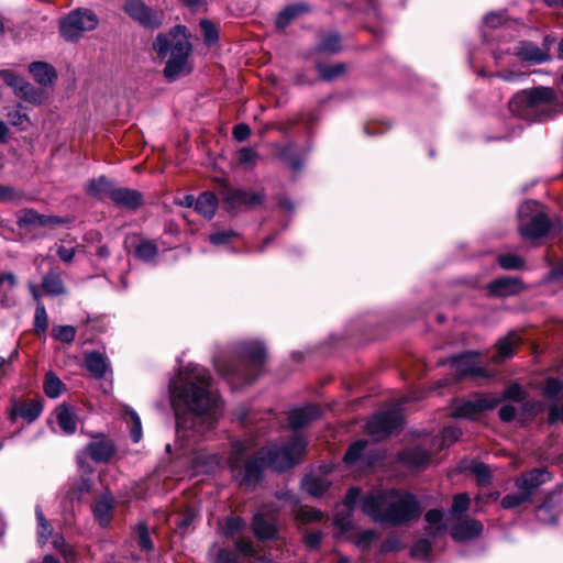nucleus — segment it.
<instances>
[{
    "instance_id": "f257e3e1",
    "label": "nucleus",
    "mask_w": 563,
    "mask_h": 563,
    "mask_svg": "<svg viewBox=\"0 0 563 563\" xmlns=\"http://www.w3.org/2000/svg\"><path fill=\"white\" fill-rule=\"evenodd\" d=\"M203 366L189 364L170 384V401L176 418L178 441H189L211 431L222 415L219 395Z\"/></svg>"
},
{
    "instance_id": "f03ea898",
    "label": "nucleus",
    "mask_w": 563,
    "mask_h": 563,
    "mask_svg": "<svg viewBox=\"0 0 563 563\" xmlns=\"http://www.w3.org/2000/svg\"><path fill=\"white\" fill-rule=\"evenodd\" d=\"M307 441L299 435L287 444H271L262 448L253 459H247L251 445L247 441H238L232 446L229 465L241 485L254 487L262 478L265 467L285 471L300 462L305 454Z\"/></svg>"
},
{
    "instance_id": "7ed1b4c3",
    "label": "nucleus",
    "mask_w": 563,
    "mask_h": 563,
    "mask_svg": "<svg viewBox=\"0 0 563 563\" xmlns=\"http://www.w3.org/2000/svg\"><path fill=\"white\" fill-rule=\"evenodd\" d=\"M362 510L375 522L400 526L419 517L421 506L410 493L387 489L365 495Z\"/></svg>"
},
{
    "instance_id": "20e7f679",
    "label": "nucleus",
    "mask_w": 563,
    "mask_h": 563,
    "mask_svg": "<svg viewBox=\"0 0 563 563\" xmlns=\"http://www.w3.org/2000/svg\"><path fill=\"white\" fill-rule=\"evenodd\" d=\"M509 111L529 121H544L562 111L555 91L550 87H536L516 93L508 103Z\"/></svg>"
},
{
    "instance_id": "39448f33",
    "label": "nucleus",
    "mask_w": 563,
    "mask_h": 563,
    "mask_svg": "<svg viewBox=\"0 0 563 563\" xmlns=\"http://www.w3.org/2000/svg\"><path fill=\"white\" fill-rule=\"evenodd\" d=\"M184 30L185 27L175 26L167 34L161 33L153 44V48L158 56H169L164 68V75L169 80H175L191 71V66L188 62L191 45Z\"/></svg>"
},
{
    "instance_id": "423d86ee",
    "label": "nucleus",
    "mask_w": 563,
    "mask_h": 563,
    "mask_svg": "<svg viewBox=\"0 0 563 563\" xmlns=\"http://www.w3.org/2000/svg\"><path fill=\"white\" fill-rule=\"evenodd\" d=\"M240 356L242 365L239 367L227 365L219 360L214 362V365L221 375L241 378L251 384L260 375L265 363V347L258 342H243L240 345Z\"/></svg>"
},
{
    "instance_id": "0eeeda50",
    "label": "nucleus",
    "mask_w": 563,
    "mask_h": 563,
    "mask_svg": "<svg viewBox=\"0 0 563 563\" xmlns=\"http://www.w3.org/2000/svg\"><path fill=\"white\" fill-rule=\"evenodd\" d=\"M99 24V19L90 9H76L70 11L59 22V32L63 38L75 42L85 32L93 31Z\"/></svg>"
},
{
    "instance_id": "6e6552de",
    "label": "nucleus",
    "mask_w": 563,
    "mask_h": 563,
    "mask_svg": "<svg viewBox=\"0 0 563 563\" xmlns=\"http://www.w3.org/2000/svg\"><path fill=\"white\" fill-rule=\"evenodd\" d=\"M91 441L77 455V465L82 474H91L92 467L86 462L90 457L96 463H107L115 453V445L111 439L98 433L91 435Z\"/></svg>"
},
{
    "instance_id": "1a4fd4ad",
    "label": "nucleus",
    "mask_w": 563,
    "mask_h": 563,
    "mask_svg": "<svg viewBox=\"0 0 563 563\" xmlns=\"http://www.w3.org/2000/svg\"><path fill=\"white\" fill-rule=\"evenodd\" d=\"M531 205V202H527L519 209V230L525 239L536 240L560 230V225L552 223L547 214L542 212H538L531 218H527L525 216V210L529 209Z\"/></svg>"
},
{
    "instance_id": "9d476101",
    "label": "nucleus",
    "mask_w": 563,
    "mask_h": 563,
    "mask_svg": "<svg viewBox=\"0 0 563 563\" xmlns=\"http://www.w3.org/2000/svg\"><path fill=\"white\" fill-rule=\"evenodd\" d=\"M222 200L229 212L238 213L261 206L265 200V194L263 190L253 191L230 187L222 191Z\"/></svg>"
},
{
    "instance_id": "9b49d317",
    "label": "nucleus",
    "mask_w": 563,
    "mask_h": 563,
    "mask_svg": "<svg viewBox=\"0 0 563 563\" xmlns=\"http://www.w3.org/2000/svg\"><path fill=\"white\" fill-rule=\"evenodd\" d=\"M501 402L496 394L474 395L467 400L454 404L452 415L457 418L475 419L479 413L496 408Z\"/></svg>"
},
{
    "instance_id": "f8f14e48",
    "label": "nucleus",
    "mask_w": 563,
    "mask_h": 563,
    "mask_svg": "<svg viewBox=\"0 0 563 563\" xmlns=\"http://www.w3.org/2000/svg\"><path fill=\"white\" fill-rule=\"evenodd\" d=\"M402 423L400 405L373 416L366 423L367 433L375 440H382L397 430Z\"/></svg>"
},
{
    "instance_id": "ddd939ff",
    "label": "nucleus",
    "mask_w": 563,
    "mask_h": 563,
    "mask_svg": "<svg viewBox=\"0 0 563 563\" xmlns=\"http://www.w3.org/2000/svg\"><path fill=\"white\" fill-rule=\"evenodd\" d=\"M123 11L145 29H158L163 23V14L153 10L142 0H128Z\"/></svg>"
},
{
    "instance_id": "4468645a",
    "label": "nucleus",
    "mask_w": 563,
    "mask_h": 563,
    "mask_svg": "<svg viewBox=\"0 0 563 563\" xmlns=\"http://www.w3.org/2000/svg\"><path fill=\"white\" fill-rule=\"evenodd\" d=\"M454 369L457 379L466 376L472 377H485L487 373L478 361V354L476 352H467L461 355H455L446 361ZM445 364V362H442Z\"/></svg>"
},
{
    "instance_id": "2eb2a0df",
    "label": "nucleus",
    "mask_w": 563,
    "mask_h": 563,
    "mask_svg": "<svg viewBox=\"0 0 563 563\" xmlns=\"http://www.w3.org/2000/svg\"><path fill=\"white\" fill-rule=\"evenodd\" d=\"M552 479V474L545 468H533L522 473L515 479L518 490H521L529 499L537 493L539 487Z\"/></svg>"
},
{
    "instance_id": "dca6fc26",
    "label": "nucleus",
    "mask_w": 563,
    "mask_h": 563,
    "mask_svg": "<svg viewBox=\"0 0 563 563\" xmlns=\"http://www.w3.org/2000/svg\"><path fill=\"white\" fill-rule=\"evenodd\" d=\"M252 530L254 536L260 540L276 539L278 528L274 514L266 507H263L253 517Z\"/></svg>"
},
{
    "instance_id": "f3484780",
    "label": "nucleus",
    "mask_w": 563,
    "mask_h": 563,
    "mask_svg": "<svg viewBox=\"0 0 563 563\" xmlns=\"http://www.w3.org/2000/svg\"><path fill=\"white\" fill-rule=\"evenodd\" d=\"M43 406L38 399L15 401L9 413V419L14 422L16 418H22L29 423L35 421L42 413Z\"/></svg>"
},
{
    "instance_id": "a211bd4d",
    "label": "nucleus",
    "mask_w": 563,
    "mask_h": 563,
    "mask_svg": "<svg viewBox=\"0 0 563 563\" xmlns=\"http://www.w3.org/2000/svg\"><path fill=\"white\" fill-rule=\"evenodd\" d=\"M117 206L134 210L142 206L143 197L135 189L114 187L110 198Z\"/></svg>"
},
{
    "instance_id": "6ab92c4d",
    "label": "nucleus",
    "mask_w": 563,
    "mask_h": 563,
    "mask_svg": "<svg viewBox=\"0 0 563 563\" xmlns=\"http://www.w3.org/2000/svg\"><path fill=\"white\" fill-rule=\"evenodd\" d=\"M483 525L476 519H465L451 528V536L457 542H464L478 537Z\"/></svg>"
},
{
    "instance_id": "aec40b11",
    "label": "nucleus",
    "mask_w": 563,
    "mask_h": 563,
    "mask_svg": "<svg viewBox=\"0 0 563 563\" xmlns=\"http://www.w3.org/2000/svg\"><path fill=\"white\" fill-rule=\"evenodd\" d=\"M320 415L321 410L319 407L308 405L302 408L290 410L288 413V422L294 430H297L319 418Z\"/></svg>"
},
{
    "instance_id": "412c9836",
    "label": "nucleus",
    "mask_w": 563,
    "mask_h": 563,
    "mask_svg": "<svg viewBox=\"0 0 563 563\" xmlns=\"http://www.w3.org/2000/svg\"><path fill=\"white\" fill-rule=\"evenodd\" d=\"M515 54L522 60L541 64L550 60L548 51H543L531 42H520L515 47Z\"/></svg>"
},
{
    "instance_id": "4be33fe9",
    "label": "nucleus",
    "mask_w": 563,
    "mask_h": 563,
    "mask_svg": "<svg viewBox=\"0 0 563 563\" xmlns=\"http://www.w3.org/2000/svg\"><path fill=\"white\" fill-rule=\"evenodd\" d=\"M488 289L492 295L506 297L519 294L523 285L519 278L501 277L492 282Z\"/></svg>"
},
{
    "instance_id": "5701e85b",
    "label": "nucleus",
    "mask_w": 563,
    "mask_h": 563,
    "mask_svg": "<svg viewBox=\"0 0 563 563\" xmlns=\"http://www.w3.org/2000/svg\"><path fill=\"white\" fill-rule=\"evenodd\" d=\"M33 79L41 86H51L57 79V71L46 62H33L29 65Z\"/></svg>"
},
{
    "instance_id": "b1692460",
    "label": "nucleus",
    "mask_w": 563,
    "mask_h": 563,
    "mask_svg": "<svg viewBox=\"0 0 563 563\" xmlns=\"http://www.w3.org/2000/svg\"><path fill=\"white\" fill-rule=\"evenodd\" d=\"M361 496V489L356 487H352L347 490L346 496L344 498V506L347 509L346 516H341L336 514L334 518V525L339 527L342 531H347L352 528V521L350 518L351 512L355 508L357 500Z\"/></svg>"
},
{
    "instance_id": "393cba45",
    "label": "nucleus",
    "mask_w": 563,
    "mask_h": 563,
    "mask_svg": "<svg viewBox=\"0 0 563 563\" xmlns=\"http://www.w3.org/2000/svg\"><path fill=\"white\" fill-rule=\"evenodd\" d=\"M16 285V278L12 273H3L0 275V303L4 308H11L16 305L18 300L13 294Z\"/></svg>"
},
{
    "instance_id": "a878e982",
    "label": "nucleus",
    "mask_w": 563,
    "mask_h": 563,
    "mask_svg": "<svg viewBox=\"0 0 563 563\" xmlns=\"http://www.w3.org/2000/svg\"><path fill=\"white\" fill-rule=\"evenodd\" d=\"M520 344V338L516 332H510L499 339L496 343L497 355L493 357L494 362H500L515 355L516 349Z\"/></svg>"
},
{
    "instance_id": "bb28decb",
    "label": "nucleus",
    "mask_w": 563,
    "mask_h": 563,
    "mask_svg": "<svg viewBox=\"0 0 563 563\" xmlns=\"http://www.w3.org/2000/svg\"><path fill=\"white\" fill-rule=\"evenodd\" d=\"M114 185L104 176L91 179L86 185V192L88 196L102 200L104 198H111V191H113Z\"/></svg>"
},
{
    "instance_id": "cd10ccee",
    "label": "nucleus",
    "mask_w": 563,
    "mask_h": 563,
    "mask_svg": "<svg viewBox=\"0 0 563 563\" xmlns=\"http://www.w3.org/2000/svg\"><path fill=\"white\" fill-rule=\"evenodd\" d=\"M55 412L57 423L63 432L66 434L75 433L77 430L78 419L74 410L69 406L63 404L56 408Z\"/></svg>"
},
{
    "instance_id": "c85d7f7f",
    "label": "nucleus",
    "mask_w": 563,
    "mask_h": 563,
    "mask_svg": "<svg viewBox=\"0 0 563 563\" xmlns=\"http://www.w3.org/2000/svg\"><path fill=\"white\" fill-rule=\"evenodd\" d=\"M222 457L218 453L207 451H198L194 456L192 463L195 468L209 473L214 471L221 464Z\"/></svg>"
},
{
    "instance_id": "c756f323",
    "label": "nucleus",
    "mask_w": 563,
    "mask_h": 563,
    "mask_svg": "<svg viewBox=\"0 0 563 563\" xmlns=\"http://www.w3.org/2000/svg\"><path fill=\"white\" fill-rule=\"evenodd\" d=\"M400 459L411 467H422L430 460V453L423 448L417 445L405 450Z\"/></svg>"
},
{
    "instance_id": "7c9ffc66",
    "label": "nucleus",
    "mask_w": 563,
    "mask_h": 563,
    "mask_svg": "<svg viewBox=\"0 0 563 563\" xmlns=\"http://www.w3.org/2000/svg\"><path fill=\"white\" fill-rule=\"evenodd\" d=\"M42 287L45 294L49 296H60L67 292L60 275L56 272H48L43 276Z\"/></svg>"
},
{
    "instance_id": "2f4dec72",
    "label": "nucleus",
    "mask_w": 563,
    "mask_h": 563,
    "mask_svg": "<svg viewBox=\"0 0 563 563\" xmlns=\"http://www.w3.org/2000/svg\"><path fill=\"white\" fill-rule=\"evenodd\" d=\"M112 498L109 495L101 496L93 505V514L99 523L104 527L112 516Z\"/></svg>"
},
{
    "instance_id": "473e14b6",
    "label": "nucleus",
    "mask_w": 563,
    "mask_h": 563,
    "mask_svg": "<svg viewBox=\"0 0 563 563\" xmlns=\"http://www.w3.org/2000/svg\"><path fill=\"white\" fill-rule=\"evenodd\" d=\"M217 209V198L212 192L205 191L195 201V210L205 218L211 219Z\"/></svg>"
},
{
    "instance_id": "72a5a7b5",
    "label": "nucleus",
    "mask_w": 563,
    "mask_h": 563,
    "mask_svg": "<svg viewBox=\"0 0 563 563\" xmlns=\"http://www.w3.org/2000/svg\"><path fill=\"white\" fill-rule=\"evenodd\" d=\"M424 519L429 527L427 534L434 538L438 534H443L446 531V526L443 522V512L439 509H431L424 515Z\"/></svg>"
},
{
    "instance_id": "f704fd0d",
    "label": "nucleus",
    "mask_w": 563,
    "mask_h": 563,
    "mask_svg": "<svg viewBox=\"0 0 563 563\" xmlns=\"http://www.w3.org/2000/svg\"><path fill=\"white\" fill-rule=\"evenodd\" d=\"M329 486V481L316 475H307L302 481L303 490L313 497L322 496Z\"/></svg>"
},
{
    "instance_id": "c9c22d12",
    "label": "nucleus",
    "mask_w": 563,
    "mask_h": 563,
    "mask_svg": "<svg viewBox=\"0 0 563 563\" xmlns=\"http://www.w3.org/2000/svg\"><path fill=\"white\" fill-rule=\"evenodd\" d=\"M86 367L96 377L101 378L108 369L107 358L98 352H92L86 355Z\"/></svg>"
},
{
    "instance_id": "e433bc0d",
    "label": "nucleus",
    "mask_w": 563,
    "mask_h": 563,
    "mask_svg": "<svg viewBox=\"0 0 563 563\" xmlns=\"http://www.w3.org/2000/svg\"><path fill=\"white\" fill-rule=\"evenodd\" d=\"M308 11L303 3H295L286 7L277 16L276 25L278 29L286 27L295 18Z\"/></svg>"
},
{
    "instance_id": "4c0bfd02",
    "label": "nucleus",
    "mask_w": 563,
    "mask_h": 563,
    "mask_svg": "<svg viewBox=\"0 0 563 563\" xmlns=\"http://www.w3.org/2000/svg\"><path fill=\"white\" fill-rule=\"evenodd\" d=\"M135 256L143 262H153L158 254V247L152 240H142L135 246Z\"/></svg>"
},
{
    "instance_id": "58836bf2",
    "label": "nucleus",
    "mask_w": 563,
    "mask_h": 563,
    "mask_svg": "<svg viewBox=\"0 0 563 563\" xmlns=\"http://www.w3.org/2000/svg\"><path fill=\"white\" fill-rule=\"evenodd\" d=\"M43 389L47 397L57 398L65 390V385L55 373L48 372L44 378Z\"/></svg>"
},
{
    "instance_id": "ea45409f",
    "label": "nucleus",
    "mask_w": 563,
    "mask_h": 563,
    "mask_svg": "<svg viewBox=\"0 0 563 563\" xmlns=\"http://www.w3.org/2000/svg\"><path fill=\"white\" fill-rule=\"evenodd\" d=\"M341 49V37L335 32L323 33L320 36L318 51L329 54H335Z\"/></svg>"
},
{
    "instance_id": "a19ab883",
    "label": "nucleus",
    "mask_w": 563,
    "mask_h": 563,
    "mask_svg": "<svg viewBox=\"0 0 563 563\" xmlns=\"http://www.w3.org/2000/svg\"><path fill=\"white\" fill-rule=\"evenodd\" d=\"M123 419L130 426L132 440L139 442L142 438V423L139 415L132 408L125 407Z\"/></svg>"
},
{
    "instance_id": "79ce46f5",
    "label": "nucleus",
    "mask_w": 563,
    "mask_h": 563,
    "mask_svg": "<svg viewBox=\"0 0 563 563\" xmlns=\"http://www.w3.org/2000/svg\"><path fill=\"white\" fill-rule=\"evenodd\" d=\"M15 96L33 104H41L44 99L43 91L26 80L22 87H19V91Z\"/></svg>"
},
{
    "instance_id": "37998d69",
    "label": "nucleus",
    "mask_w": 563,
    "mask_h": 563,
    "mask_svg": "<svg viewBox=\"0 0 563 563\" xmlns=\"http://www.w3.org/2000/svg\"><path fill=\"white\" fill-rule=\"evenodd\" d=\"M12 126L19 128L21 131L26 130V125L30 123L29 115L22 110V106L18 104L12 109H9L5 113Z\"/></svg>"
},
{
    "instance_id": "c03bdc74",
    "label": "nucleus",
    "mask_w": 563,
    "mask_h": 563,
    "mask_svg": "<svg viewBox=\"0 0 563 563\" xmlns=\"http://www.w3.org/2000/svg\"><path fill=\"white\" fill-rule=\"evenodd\" d=\"M317 70L323 80L330 81L341 76L345 70V66L340 63L334 65L318 64Z\"/></svg>"
},
{
    "instance_id": "a18cd8bd",
    "label": "nucleus",
    "mask_w": 563,
    "mask_h": 563,
    "mask_svg": "<svg viewBox=\"0 0 563 563\" xmlns=\"http://www.w3.org/2000/svg\"><path fill=\"white\" fill-rule=\"evenodd\" d=\"M35 516H36V520H37V525H38V528H37L38 541L41 543H45L47 541L48 537L52 534V526L45 519L40 505H37L35 507Z\"/></svg>"
},
{
    "instance_id": "49530a36",
    "label": "nucleus",
    "mask_w": 563,
    "mask_h": 563,
    "mask_svg": "<svg viewBox=\"0 0 563 563\" xmlns=\"http://www.w3.org/2000/svg\"><path fill=\"white\" fill-rule=\"evenodd\" d=\"M258 158V153L252 147H242L236 154L238 163L246 168H254Z\"/></svg>"
},
{
    "instance_id": "de8ad7c7",
    "label": "nucleus",
    "mask_w": 563,
    "mask_h": 563,
    "mask_svg": "<svg viewBox=\"0 0 563 563\" xmlns=\"http://www.w3.org/2000/svg\"><path fill=\"white\" fill-rule=\"evenodd\" d=\"M470 496L467 494H457L453 498L452 506L449 510L450 516L461 517L470 508Z\"/></svg>"
},
{
    "instance_id": "09e8293b",
    "label": "nucleus",
    "mask_w": 563,
    "mask_h": 563,
    "mask_svg": "<svg viewBox=\"0 0 563 563\" xmlns=\"http://www.w3.org/2000/svg\"><path fill=\"white\" fill-rule=\"evenodd\" d=\"M38 212L34 209H22L16 213V224L21 229L26 228H34L36 227V220H37Z\"/></svg>"
},
{
    "instance_id": "8fccbe9b",
    "label": "nucleus",
    "mask_w": 563,
    "mask_h": 563,
    "mask_svg": "<svg viewBox=\"0 0 563 563\" xmlns=\"http://www.w3.org/2000/svg\"><path fill=\"white\" fill-rule=\"evenodd\" d=\"M366 446V440H357L354 443H352L344 455V462L346 464H353L356 461H358Z\"/></svg>"
},
{
    "instance_id": "3c124183",
    "label": "nucleus",
    "mask_w": 563,
    "mask_h": 563,
    "mask_svg": "<svg viewBox=\"0 0 563 563\" xmlns=\"http://www.w3.org/2000/svg\"><path fill=\"white\" fill-rule=\"evenodd\" d=\"M48 328V319L43 302H38L34 316V329L38 334H44Z\"/></svg>"
},
{
    "instance_id": "603ef678",
    "label": "nucleus",
    "mask_w": 563,
    "mask_h": 563,
    "mask_svg": "<svg viewBox=\"0 0 563 563\" xmlns=\"http://www.w3.org/2000/svg\"><path fill=\"white\" fill-rule=\"evenodd\" d=\"M497 262L504 269H520L523 267V260L516 254H501L497 257Z\"/></svg>"
},
{
    "instance_id": "864d4df0",
    "label": "nucleus",
    "mask_w": 563,
    "mask_h": 563,
    "mask_svg": "<svg viewBox=\"0 0 563 563\" xmlns=\"http://www.w3.org/2000/svg\"><path fill=\"white\" fill-rule=\"evenodd\" d=\"M200 27L203 34L205 43L207 45H212L218 41V29L213 22H211L210 20H201Z\"/></svg>"
},
{
    "instance_id": "5fc2aeb1",
    "label": "nucleus",
    "mask_w": 563,
    "mask_h": 563,
    "mask_svg": "<svg viewBox=\"0 0 563 563\" xmlns=\"http://www.w3.org/2000/svg\"><path fill=\"white\" fill-rule=\"evenodd\" d=\"M137 544L143 551H152L154 549L153 541L145 523H139L136 528Z\"/></svg>"
},
{
    "instance_id": "6e6d98bb",
    "label": "nucleus",
    "mask_w": 563,
    "mask_h": 563,
    "mask_svg": "<svg viewBox=\"0 0 563 563\" xmlns=\"http://www.w3.org/2000/svg\"><path fill=\"white\" fill-rule=\"evenodd\" d=\"M530 499L525 495L521 490L515 494H508L503 497L501 506L505 509H512L519 507L520 505L529 501Z\"/></svg>"
},
{
    "instance_id": "4d7b16f0",
    "label": "nucleus",
    "mask_w": 563,
    "mask_h": 563,
    "mask_svg": "<svg viewBox=\"0 0 563 563\" xmlns=\"http://www.w3.org/2000/svg\"><path fill=\"white\" fill-rule=\"evenodd\" d=\"M53 335L60 342L71 343L76 336V329L71 325H58L53 329Z\"/></svg>"
},
{
    "instance_id": "13d9d810",
    "label": "nucleus",
    "mask_w": 563,
    "mask_h": 563,
    "mask_svg": "<svg viewBox=\"0 0 563 563\" xmlns=\"http://www.w3.org/2000/svg\"><path fill=\"white\" fill-rule=\"evenodd\" d=\"M23 198L22 191L7 185H0V202L19 203Z\"/></svg>"
},
{
    "instance_id": "bf43d9fd",
    "label": "nucleus",
    "mask_w": 563,
    "mask_h": 563,
    "mask_svg": "<svg viewBox=\"0 0 563 563\" xmlns=\"http://www.w3.org/2000/svg\"><path fill=\"white\" fill-rule=\"evenodd\" d=\"M322 517V512L317 509L299 508L296 514V520L300 523L320 521Z\"/></svg>"
},
{
    "instance_id": "052dcab7",
    "label": "nucleus",
    "mask_w": 563,
    "mask_h": 563,
    "mask_svg": "<svg viewBox=\"0 0 563 563\" xmlns=\"http://www.w3.org/2000/svg\"><path fill=\"white\" fill-rule=\"evenodd\" d=\"M562 387V383L559 379L550 377L545 380L543 395L551 400H556Z\"/></svg>"
},
{
    "instance_id": "680f3d73",
    "label": "nucleus",
    "mask_w": 563,
    "mask_h": 563,
    "mask_svg": "<svg viewBox=\"0 0 563 563\" xmlns=\"http://www.w3.org/2000/svg\"><path fill=\"white\" fill-rule=\"evenodd\" d=\"M245 527V521L240 517H229L225 520V525L223 528V532L227 537H233L235 533L243 530Z\"/></svg>"
},
{
    "instance_id": "e2e57ef3",
    "label": "nucleus",
    "mask_w": 563,
    "mask_h": 563,
    "mask_svg": "<svg viewBox=\"0 0 563 563\" xmlns=\"http://www.w3.org/2000/svg\"><path fill=\"white\" fill-rule=\"evenodd\" d=\"M0 77L9 87L13 89L15 95L19 91V87H22V85L25 82V79L11 70H1Z\"/></svg>"
},
{
    "instance_id": "0e129e2a",
    "label": "nucleus",
    "mask_w": 563,
    "mask_h": 563,
    "mask_svg": "<svg viewBox=\"0 0 563 563\" xmlns=\"http://www.w3.org/2000/svg\"><path fill=\"white\" fill-rule=\"evenodd\" d=\"M537 518L544 523H555L558 521L556 515L553 512L552 507L544 503L537 508Z\"/></svg>"
},
{
    "instance_id": "69168bd1",
    "label": "nucleus",
    "mask_w": 563,
    "mask_h": 563,
    "mask_svg": "<svg viewBox=\"0 0 563 563\" xmlns=\"http://www.w3.org/2000/svg\"><path fill=\"white\" fill-rule=\"evenodd\" d=\"M377 532L374 531V530H365L363 532H361L354 543L357 548H360L361 550H368L373 543V541L375 539H377Z\"/></svg>"
},
{
    "instance_id": "338daca9",
    "label": "nucleus",
    "mask_w": 563,
    "mask_h": 563,
    "mask_svg": "<svg viewBox=\"0 0 563 563\" xmlns=\"http://www.w3.org/2000/svg\"><path fill=\"white\" fill-rule=\"evenodd\" d=\"M526 397V393L525 390L521 388L520 385L518 384H512L510 386H508L503 396H499V398H501V400L504 399H509V400H512V401H522Z\"/></svg>"
},
{
    "instance_id": "774afa93",
    "label": "nucleus",
    "mask_w": 563,
    "mask_h": 563,
    "mask_svg": "<svg viewBox=\"0 0 563 563\" xmlns=\"http://www.w3.org/2000/svg\"><path fill=\"white\" fill-rule=\"evenodd\" d=\"M68 222L67 219L57 217V216H47V214H37L36 227L46 228V227H56L66 224Z\"/></svg>"
}]
</instances>
